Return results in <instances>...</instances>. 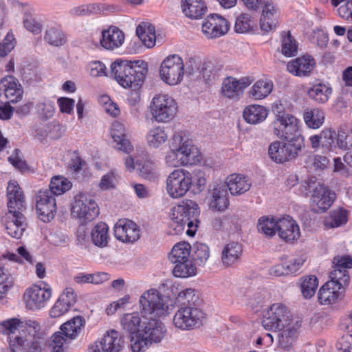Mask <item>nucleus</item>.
Returning <instances> with one entry per match:
<instances>
[{
    "label": "nucleus",
    "mask_w": 352,
    "mask_h": 352,
    "mask_svg": "<svg viewBox=\"0 0 352 352\" xmlns=\"http://www.w3.org/2000/svg\"><path fill=\"white\" fill-rule=\"evenodd\" d=\"M3 332L9 336L12 352H18L30 346V352H40L44 344L45 334L36 320L21 321L11 318L1 323Z\"/></svg>",
    "instance_id": "obj_1"
},
{
    "label": "nucleus",
    "mask_w": 352,
    "mask_h": 352,
    "mask_svg": "<svg viewBox=\"0 0 352 352\" xmlns=\"http://www.w3.org/2000/svg\"><path fill=\"white\" fill-rule=\"evenodd\" d=\"M200 160V152L192 140L182 132L175 133L169 140V151L164 157L166 165L177 168L195 164Z\"/></svg>",
    "instance_id": "obj_2"
},
{
    "label": "nucleus",
    "mask_w": 352,
    "mask_h": 352,
    "mask_svg": "<svg viewBox=\"0 0 352 352\" xmlns=\"http://www.w3.org/2000/svg\"><path fill=\"white\" fill-rule=\"evenodd\" d=\"M147 64L138 60L131 64L127 60H117L111 65V74L124 88H140L147 74Z\"/></svg>",
    "instance_id": "obj_3"
},
{
    "label": "nucleus",
    "mask_w": 352,
    "mask_h": 352,
    "mask_svg": "<svg viewBox=\"0 0 352 352\" xmlns=\"http://www.w3.org/2000/svg\"><path fill=\"white\" fill-rule=\"evenodd\" d=\"M200 214L198 205L192 199H183L171 210L170 226L175 234L182 233L186 228V234L190 236L195 234Z\"/></svg>",
    "instance_id": "obj_4"
},
{
    "label": "nucleus",
    "mask_w": 352,
    "mask_h": 352,
    "mask_svg": "<svg viewBox=\"0 0 352 352\" xmlns=\"http://www.w3.org/2000/svg\"><path fill=\"white\" fill-rule=\"evenodd\" d=\"M275 118L272 123L273 133L282 140H292L295 137L302 136L299 133L300 121L294 115L279 110L276 107L274 109Z\"/></svg>",
    "instance_id": "obj_5"
},
{
    "label": "nucleus",
    "mask_w": 352,
    "mask_h": 352,
    "mask_svg": "<svg viewBox=\"0 0 352 352\" xmlns=\"http://www.w3.org/2000/svg\"><path fill=\"white\" fill-rule=\"evenodd\" d=\"M286 140V142L277 140L270 144L268 154L272 161L276 163H284L294 159L305 146L303 136L295 137L293 140Z\"/></svg>",
    "instance_id": "obj_6"
},
{
    "label": "nucleus",
    "mask_w": 352,
    "mask_h": 352,
    "mask_svg": "<svg viewBox=\"0 0 352 352\" xmlns=\"http://www.w3.org/2000/svg\"><path fill=\"white\" fill-rule=\"evenodd\" d=\"M152 119L159 123H165L174 118L177 111L175 100L167 94H156L149 105Z\"/></svg>",
    "instance_id": "obj_7"
},
{
    "label": "nucleus",
    "mask_w": 352,
    "mask_h": 352,
    "mask_svg": "<svg viewBox=\"0 0 352 352\" xmlns=\"http://www.w3.org/2000/svg\"><path fill=\"white\" fill-rule=\"evenodd\" d=\"M140 304L143 314L157 317L167 316L173 309V306L168 305L164 296L155 289L144 292L140 298Z\"/></svg>",
    "instance_id": "obj_8"
},
{
    "label": "nucleus",
    "mask_w": 352,
    "mask_h": 352,
    "mask_svg": "<svg viewBox=\"0 0 352 352\" xmlns=\"http://www.w3.org/2000/svg\"><path fill=\"white\" fill-rule=\"evenodd\" d=\"M296 322L288 308L281 303H274L267 310L262 320L266 330L276 331Z\"/></svg>",
    "instance_id": "obj_9"
},
{
    "label": "nucleus",
    "mask_w": 352,
    "mask_h": 352,
    "mask_svg": "<svg viewBox=\"0 0 352 352\" xmlns=\"http://www.w3.org/2000/svg\"><path fill=\"white\" fill-rule=\"evenodd\" d=\"M184 75V65L180 56L171 54L162 62L160 76L166 84L171 86L178 85L182 81Z\"/></svg>",
    "instance_id": "obj_10"
},
{
    "label": "nucleus",
    "mask_w": 352,
    "mask_h": 352,
    "mask_svg": "<svg viewBox=\"0 0 352 352\" xmlns=\"http://www.w3.org/2000/svg\"><path fill=\"white\" fill-rule=\"evenodd\" d=\"M205 318L203 311L194 306H182L173 317V324L181 330H191L199 327Z\"/></svg>",
    "instance_id": "obj_11"
},
{
    "label": "nucleus",
    "mask_w": 352,
    "mask_h": 352,
    "mask_svg": "<svg viewBox=\"0 0 352 352\" xmlns=\"http://www.w3.org/2000/svg\"><path fill=\"white\" fill-rule=\"evenodd\" d=\"M192 184L191 173L183 168L175 169L166 179V190L171 198H181Z\"/></svg>",
    "instance_id": "obj_12"
},
{
    "label": "nucleus",
    "mask_w": 352,
    "mask_h": 352,
    "mask_svg": "<svg viewBox=\"0 0 352 352\" xmlns=\"http://www.w3.org/2000/svg\"><path fill=\"white\" fill-rule=\"evenodd\" d=\"M333 270L330 272V280L328 283H332L340 289L345 292L349 284V275L347 269L352 268V257L349 256H338L333 259Z\"/></svg>",
    "instance_id": "obj_13"
},
{
    "label": "nucleus",
    "mask_w": 352,
    "mask_h": 352,
    "mask_svg": "<svg viewBox=\"0 0 352 352\" xmlns=\"http://www.w3.org/2000/svg\"><path fill=\"white\" fill-rule=\"evenodd\" d=\"M71 212L82 223L94 220L100 213L98 204L94 199H74L72 203Z\"/></svg>",
    "instance_id": "obj_14"
},
{
    "label": "nucleus",
    "mask_w": 352,
    "mask_h": 352,
    "mask_svg": "<svg viewBox=\"0 0 352 352\" xmlns=\"http://www.w3.org/2000/svg\"><path fill=\"white\" fill-rule=\"evenodd\" d=\"M51 296L50 287H41L37 285H33L25 289L23 299L29 309L38 310L45 306Z\"/></svg>",
    "instance_id": "obj_15"
},
{
    "label": "nucleus",
    "mask_w": 352,
    "mask_h": 352,
    "mask_svg": "<svg viewBox=\"0 0 352 352\" xmlns=\"http://www.w3.org/2000/svg\"><path fill=\"white\" fill-rule=\"evenodd\" d=\"M124 340L118 331H107L101 341L91 344L88 352H120L123 346Z\"/></svg>",
    "instance_id": "obj_16"
},
{
    "label": "nucleus",
    "mask_w": 352,
    "mask_h": 352,
    "mask_svg": "<svg viewBox=\"0 0 352 352\" xmlns=\"http://www.w3.org/2000/svg\"><path fill=\"white\" fill-rule=\"evenodd\" d=\"M252 82L250 78L236 79L232 76L226 78L221 85L222 95L228 99L238 100L243 93L245 88Z\"/></svg>",
    "instance_id": "obj_17"
},
{
    "label": "nucleus",
    "mask_w": 352,
    "mask_h": 352,
    "mask_svg": "<svg viewBox=\"0 0 352 352\" xmlns=\"http://www.w3.org/2000/svg\"><path fill=\"white\" fill-rule=\"evenodd\" d=\"M229 30V24L226 19L217 14L208 16L203 22V34L208 38H214L225 35Z\"/></svg>",
    "instance_id": "obj_18"
},
{
    "label": "nucleus",
    "mask_w": 352,
    "mask_h": 352,
    "mask_svg": "<svg viewBox=\"0 0 352 352\" xmlns=\"http://www.w3.org/2000/svg\"><path fill=\"white\" fill-rule=\"evenodd\" d=\"M114 235L119 241L133 243L139 239L140 230L133 221L129 219H120L114 226Z\"/></svg>",
    "instance_id": "obj_19"
},
{
    "label": "nucleus",
    "mask_w": 352,
    "mask_h": 352,
    "mask_svg": "<svg viewBox=\"0 0 352 352\" xmlns=\"http://www.w3.org/2000/svg\"><path fill=\"white\" fill-rule=\"evenodd\" d=\"M276 226L278 236L285 242H294L300 236L299 226L289 216L277 219Z\"/></svg>",
    "instance_id": "obj_20"
},
{
    "label": "nucleus",
    "mask_w": 352,
    "mask_h": 352,
    "mask_svg": "<svg viewBox=\"0 0 352 352\" xmlns=\"http://www.w3.org/2000/svg\"><path fill=\"white\" fill-rule=\"evenodd\" d=\"M279 10L273 1L263 2L262 16L260 20L261 28L269 32L275 30L278 24Z\"/></svg>",
    "instance_id": "obj_21"
},
{
    "label": "nucleus",
    "mask_w": 352,
    "mask_h": 352,
    "mask_svg": "<svg viewBox=\"0 0 352 352\" xmlns=\"http://www.w3.org/2000/svg\"><path fill=\"white\" fill-rule=\"evenodd\" d=\"M140 330L151 344L153 342H160L166 332L164 324L161 321L153 318L142 322Z\"/></svg>",
    "instance_id": "obj_22"
},
{
    "label": "nucleus",
    "mask_w": 352,
    "mask_h": 352,
    "mask_svg": "<svg viewBox=\"0 0 352 352\" xmlns=\"http://www.w3.org/2000/svg\"><path fill=\"white\" fill-rule=\"evenodd\" d=\"M300 325V322L296 320L294 324L274 331L273 336L276 338L280 348L288 351L292 347Z\"/></svg>",
    "instance_id": "obj_23"
},
{
    "label": "nucleus",
    "mask_w": 352,
    "mask_h": 352,
    "mask_svg": "<svg viewBox=\"0 0 352 352\" xmlns=\"http://www.w3.org/2000/svg\"><path fill=\"white\" fill-rule=\"evenodd\" d=\"M110 135L114 142L116 143V149L128 154L133 151V145L126 138V129L122 123L114 121L111 124Z\"/></svg>",
    "instance_id": "obj_24"
},
{
    "label": "nucleus",
    "mask_w": 352,
    "mask_h": 352,
    "mask_svg": "<svg viewBox=\"0 0 352 352\" xmlns=\"http://www.w3.org/2000/svg\"><path fill=\"white\" fill-rule=\"evenodd\" d=\"M243 254L242 245L237 242L227 243L221 251V264L224 267H233L236 265Z\"/></svg>",
    "instance_id": "obj_25"
},
{
    "label": "nucleus",
    "mask_w": 352,
    "mask_h": 352,
    "mask_svg": "<svg viewBox=\"0 0 352 352\" xmlns=\"http://www.w3.org/2000/svg\"><path fill=\"white\" fill-rule=\"evenodd\" d=\"M315 65V60L312 57L305 55L289 61L287 69L294 76H306L314 69Z\"/></svg>",
    "instance_id": "obj_26"
},
{
    "label": "nucleus",
    "mask_w": 352,
    "mask_h": 352,
    "mask_svg": "<svg viewBox=\"0 0 352 352\" xmlns=\"http://www.w3.org/2000/svg\"><path fill=\"white\" fill-rule=\"evenodd\" d=\"M0 91H3L8 103H14L21 99V85L12 76H8L0 81Z\"/></svg>",
    "instance_id": "obj_27"
},
{
    "label": "nucleus",
    "mask_w": 352,
    "mask_h": 352,
    "mask_svg": "<svg viewBox=\"0 0 352 352\" xmlns=\"http://www.w3.org/2000/svg\"><path fill=\"white\" fill-rule=\"evenodd\" d=\"M72 186V183L67 178L62 176L54 177L50 184V190H39L37 198H52V194L60 195L71 189Z\"/></svg>",
    "instance_id": "obj_28"
},
{
    "label": "nucleus",
    "mask_w": 352,
    "mask_h": 352,
    "mask_svg": "<svg viewBox=\"0 0 352 352\" xmlns=\"http://www.w3.org/2000/svg\"><path fill=\"white\" fill-rule=\"evenodd\" d=\"M344 291L338 289L332 283H326L319 289L318 300L320 305H329L336 303L344 297Z\"/></svg>",
    "instance_id": "obj_29"
},
{
    "label": "nucleus",
    "mask_w": 352,
    "mask_h": 352,
    "mask_svg": "<svg viewBox=\"0 0 352 352\" xmlns=\"http://www.w3.org/2000/svg\"><path fill=\"white\" fill-rule=\"evenodd\" d=\"M226 184L232 196L241 195L249 190L251 187L250 179L243 174H231L227 177Z\"/></svg>",
    "instance_id": "obj_30"
},
{
    "label": "nucleus",
    "mask_w": 352,
    "mask_h": 352,
    "mask_svg": "<svg viewBox=\"0 0 352 352\" xmlns=\"http://www.w3.org/2000/svg\"><path fill=\"white\" fill-rule=\"evenodd\" d=\"M302 196L311 198H335L336 194L327 186L316 182L305 183L302 186Z\"/></svg>",
    "instance_id": "obj_31"
},
{
    "label": "nucleus",
    "mask_w": 352,
    "mask_h": 352,
    "mask_svg": "<svg viewBox=\"0 0 352 352\" xmlns=\"http://www.w3.org/2000/svg\"><path fill=\"white\" fill-rule=\"evenodd\" d=\"M124 41V33L116 27H110L102 32L100 44L107 50H113L120 47Z\"/></svg>",
    "instance_id": "obj_32"
},
{
    "label": "nucleus",
    "mask_w": 352,
    "mask_h": 352,
    "mask_svg": "<svg viewBox=\"0 0 352 352\" xmlns=\"http://www.w3.org/2000/svg\"><path fill=\"white\" fill-rule=\"evenodd\" d=\"M181 7L185 16L192 19H200L207 10L203 0H182Z\"/></svg>",
    "instance_id": "obj_33"
},
{
    "label": "nucleus",
    "mask_w": 352,
    "mask_h": 352,
    "mask_svg": "<svg viewBox=\"0 0 352 352\" xmlns=\"http://www.w3.org/2000/svg\"><path fill=\"white\" fill-rule=\"evenodd\" d=\"M268 116V110L262 105L247 106L243 113L244 120L249 124H256L263 122Z\"/></svg>",
    "instance_id": "obj_34"
},
{
    "label": "nucleus",
    "mask_w": 352,
    "mask_h": 352,
    "mask_svg": "<svg viewBox=\"0 0 352 352\" xmlns=\"http://www.w3.org/2000/svg\"><path fill=\"white\" fill-rule=\"evenodd\" d=\"M168 139V134L164 126H157L151 129L146 135L147 145L157 149L164 144Z\"/></svg>",
    "instance_id": "obj_35"
},
{
    "label": "nucleus",
    "mask_w": 352,
    "mask_h": 352,
    "mask_svg": "<svg viewBox=\"0 0 352 352\" xmlns=\"http://www.w3.org/2000/svg\"><path fill=\"white\" fill-rule=\"evenodd\" d=\"M85 324V320L82 316L74 317L60 326V331L65 337L73 340L77 338L81 332Z\"/></svg>",
    "instance_id": "obj_36"
},
{
    "label": "nucleus",
    "mask_w": 352,
    "mask_h": 352,
    "mask_svg": "<svg viewBox=\"0 0 352 352\" xmlns=\"http://www.w3.org/2000/svg\"><path fill=\"white\" fill-rule=\"evenodd\" d=\"M36 209L39 219L43 222H50L55 217L57 207L56 199H38Z\"/></svg>",
    "instance_id": "obj_37"
},
{
    "label": "nucleus",
    "mask_w": 352,
    "mask_h": 352,
    "mask_svg": "<svg viewBox=\"0 0 352 352\" xmlns=\"http://www.w3.org/2000/svg\"><path fill=\"white\" fill-rule=\"evenodd\" d=\"M7 233L15 239H20L26 228V218L19 216L18 218L8 217L4 223Z\"/></svg>",
    "instance_id": "obj_38"
},
{
    "label": "nucleus",
    "mask_w": 352,
    "mask_h": 352,
    "mask_svg": "<svg viewBox=\"0 0 352 352\" xmlns=\"http://www.w3.org/2000/svg\"><path fill=\"white\" fill-rule=\"evenodd\" d=\"M304 122L309 129H319L324 122V113L318 108H307L302 116Z\"/></svg>",
    "instance_id": "obj_39"
},
{
    "label": "nucleus",
    "mask_w": 352,
    "mask_h": 352,
    "mask_svg": "<svg viewBox=\"0 0 352 352\" xmlns=\"http://www.w3.org/2000/svg\"><path fill=\"white\" fill-rule=\"evenodd\" d=\"M274 84L268 78H262L257 80L250 91V96L255 100H261L266 98L272 91Z\"/></svg>",
    "instance_id": "obj_40"
},
{
    "label": "nucleus",
    "mask_w": 352,
    "mask_h": 352,
    "mask_svg": "<svg viewBox=\"0 0 352 352\" xmlns=\"http://www.w3.org/2000/svg\"><path fill=\"white\" fill-rule=\"evenodd\" d=\"M136 34L142 43L148 48H151L155 45L156 35L155 28L148 23H140L136 29Z\"/></svg>",
    "instance_id": "obj_41"
},
{
    "label": "nucleus",
    "mask_w": 352,
    "mask_h": 352,
    "mask_svg": "<svg viewBox=\"0 0 352 352\" xmlns=\"http://www.w3.org/2000/svg\"><path fill=\"white\" fill-rule=\"evenodd\" d=\"M348 221V212L346 210L339 208L332 211L324 220L327 228H335L345 225Z\"/></svg>",
    "instance_id": "obj_42"
},
{
    "label": "nucleus",
    "mask_w": 352,
    "mask_h": 352,
    "mask_svg": "<svg viewBox=\"0 0 352 352\" xmlns=\"http://www.w3.org/2000/svg\"><path fill=\"white\" fill-rule=\"evenodd\" d=\"M109 228L103 222L97 223L92 229L91 233L93 243L100 248L107 246L109 240Z\"/></svg>",
    "instance_id": "obj_43"
},
{
    "label": "nucleus",
    "mask_w": 352,
    "mask_h": 352,
    "mask_svg": "<svg viewBox=\"0 0 352 352\" xmlns=\"http://www.w3.org/2000/svg\"><path fill=\"white\" fill-rule=\"evenodd\" d=\"M331 94V88L324 83L314 85L308 91V96L310 98L318 103H324Z\"/></svg>",
    "instance_id": "obj_44"
},
{
    "label": "nucleus",
    "mask_w": 352,
    "mask_h": 352,
    "mask_svg": "<svg viewBox=\"0 0 352 352\" xmlns=\"http://www.w3.org/2000/svg\"><path fill=\"white\" fill-rule=\"evenodd\" d=\"M191 246L188 243L180 242L172 248L169 259L173 263H179L189 259Z\"/></svg>",
    "instance_id": "obj_45"
},
{
    "label": "nucleus",
    "mask_w": 352,
    "mask_h": 352,
    "mask_svg": "<svg viewBox=\"0 0 352 352\" xmlns=\"http://www.w3.org/2000/svg\"><path fill=\"white\" fill-rule=\"evenodd\" d=\"M44 41L49 45L60 47L66 43V36L58 27L48 28L44 34Z\"/></svg>",
    "instance_id": "obj_46"
},
{
    "label": "nucleus",
    "mask_w": 352,
    "mask_h": 352,
    "mask_svg": "<svg viewBox=\"0 0 352 352\" xmlns=\"http://www.w3.org/2000/svg\"><path fill=\"white\" fill-rule=\"evenodd\" d=\"M175 298L177 302L184 306L197 307L199 297L197 292L192 288H186L175 293Z\"/></svg>",
    "instance_id": "obj_47"
},
{
    "label": "nucleus",
    "mask_w": 352,
    "mask_h": 352,
    "mask_svg": "<svg viewBox=\"0 0 352 352\" xmlns=\"http://www.w3.org/2000/svg\"><path fill=\"white\" fill-rule=\"evenodd\" d=\"M277 220L273 217H261L258 220L257 230L266 237L271 238L277 232Z\"/></svg>",
    "instance_id": "obj_48"
},
{
    "label": "nucleus",
    "mask_w": 352,
    "mask_h": 352,
    "mask_svg": "<svg viewBox=\"0 0 352 352\" xmlns=\"http://www.w3.org/2000/svg\"><path fill=\"white\" fill-rule=\"evenodd\" d=\"M121 325L123 329L133 334L138 333L141 329V318L138 313L125 314L121 319Z\"/></svg>",
    "instance_id": "obj_49"
},
{
    "label": "nucleus",
    "mask_w": 352,
    "mask_h": 352,
    "mask_svg": "<svg viewBox=\"0 0 352 352\" xmlns=\"http://www.w3.org/2000/svg\"><path fill=\"white\" fill-rule=\"evenodd\" d=\"M174 264L173 273L176 277L188 278L195 276L197 273V268L190 259Z\"/></svg>",
    "instance_id": "obj_50"
},
{
    "label": "nucleus",
    "mask_w": 352,
    "mask_h": 352,
    "mask_svg": "<svg viewBox=\"0 0 352 352\" xmlns=\"http://www.w3.org/2000/svg\"><path fill=\"white\" fill-rule=\"evenodd\" d=\"M72 340L65 337L61 332H56L51 337L49 348L51 352H66Z\"/></svg>",
    "instance_id": "obj_51"
},
{
    "label": "nucleus",
    "mask_w": 352,
    "mask_h": 352,
    "mask_svg": "<svg viewBox=\"0 0 352 352\" xmlns=\"http://www.w3.org/2000/svg\"><path fill=\"white\" fill-rule=\"evenodd\" d=\"M209 256L210 249L207 245L201 243H197L194 245L192 257L197 265H205Z\"/></svg>",
    "instance_id": "obj_52"
},
{
    "label": "nucleus",
    "mask_w": 352,
    "mask_h": 352,
    "mask_svg": "<svg viewBox=\"0 0 352 352\" xmlns=\"http://www.w3.org/2000/svg\"><path fill=\"white\" fill-rule=\"evenodd\" d=\"M136 164L138 166L137 170L139 175L149 181H155L157 179V170L156 165L151 162H145L143 164L136 160Z\"/></svg>",
    "instance_id": "obj_53"
},
{
    "label": "nucleus",
    "mask_w": 352,
    "mask_h": 352,
    "mask_svg": "<svg viewBox=\"0 0 352 352\" xmlns=\"http://www.w3.org/2000/svg\"><path fill=\"white\" fill-rule=\"evenodd\" d=\"M322 147L329 151L334 152L337 148L336 140L337 134L331 128H325L321 132Z\"/></svg>",
    "instance_id": "obj_54"
},
{
    "label": "nucleus",
    "mask_w": 352,
    "mask_h": 352,
    "mask_svg": "<svg viewBox=\"0 0 352 352\" xmlns=\"http://www.w3.org/2000/svg\"><path fill=\"white\" fill-rule=\"evenodd\" d=\"M318 280L316 276L311 275L303 278L301 283V292L305 298H311L318 287Z\"/></svg>",
    "instance_id": "obj_55"
},
{
    "label": "nucleus",
    "mask_w": 352,
    "mask_h": 352,
    "mask_svg": "<svg viewBox=\"0 0 352 352\" xmlns=\"http://www.w3.org/2000/svg\"><path fill=\"white\" fill-rule=\"evenodd\" d=\"M282 53L286 56H292L297 53V45L289 32L282 34Z\"/></svg>",
    "instance_id": "obj_56"
},
{
    "label": "nucleus",
    "mask_w": 352,
    "mask_h": 352,
    "mask_svg": "<svg viewBox=\"0 0 352 352\" xmlns=\"http://www.w3.org/2000/svg\"><path fill=\"white\" fill-rule=\"evenodd\" d=\"M254 21L248 14H241L236 19L234 30L238 33H246L254 27Z\"/></svg>",
    "instance_id": "obj_57"
},
{
    "label": "nucleus",
    "mask_w": 352,
    "mask_h": 352,
    "mask_svg": "<svg viewBox=\"0 0 352 352\" xmlns=\"http://www.w3.org/2000/svg\"><path fill=\"white\" fill-rule=\"evenodd\" d=\"M14 284V278L4 267H0V299H2Z\"/></svg>",
    "instance_id": "obj_58"
},
{
    "label": "nucleus",
    "mask_w": 352,
    "mask_h": 352,
    "mask_svg": "<svg viewBox=\"0 0 352 352\" xmlns=\"http://www.w3.org/2000/svg\"><path fill=\"white\" fill-rule=\"evenodd\" d=\"M9 217L18 218V217H25L23 212L26 210V204L25 199H9L8 201Z\"/></svg>",
    "instance_id": "obj_59"
},
{
    "label": "nucleus",
    "mask_w": 352,
    "mask_h": 352,
    "mask_svg": "<svg viewBox=\"0 0 352 352\" xmlns=\"http://www.w3.org/2000/svg\"><path fill=\"white\" fill-rule=\"evenodd\" d=\"M151 345L146 338L142 334L141 330L131 337V348L133 352L144 351Z\"/></svg>",
    "instance_id": "obj_60"
},
{
    "label": "nucleus",
    "mask_w": 352,
    "mask_h": 352,
    "mask_svg": "<svg viewBox=\"0 0 352 352\" xmlns=\"http://www.w3.org/2000/svg\"><path fill=\"white\" fill-rule=\"evenodd\" d=\"M23 23L24 28L28 31L34 34H39L43 28L42 21L29 14H25L23 20Z\"/></svg>",
    "instance_id": "obj_61"
},
{
    "label": "nucleus",
    "mask_w": 352,
    "mask_h": 352,
    "mask_svg": "<svg viewBox=\"0 0 352 352\" xmlns=\"http://www.w3.org/2000/svg\"><path fill=\"white\" fill-rule=\"evenodd\" d=\"M329 163V160L320 155H310L306 160V164L314 170H321L326 168Z\"/></svg>",
    "instance_id": "obj_62"
},
{
    "label": "nucleus",
    "mask_w": 352,
    "mask_h": 352,
    "mask_svg": "<svg viewBox=\"0 0 352 352\" xmlns=\"http://www.w3.org/2000/svg\"><path fill=\"white\" fill-rule=\"evenodd\" d=\"M337 148L342 150H348L352 147V131L339 130L337 133Z\"/></svg>",
    "instance_id": "obj_63"
},
{
    "label": "nucleus",
    "mask_w": 352,
    "mask_h": 352,
    "mask_svg": "<svg viewBox=\"0 0 352 352\" xmlns=\"http://www.w3.org/2000/svg\"><path fill=\"white\" fill-rule=\"evenodd\" d=\"M338 352H352V334L342 336L336 344Z\"/></svg>",
    "instance_id": "obj_64"
}]
</instances>
